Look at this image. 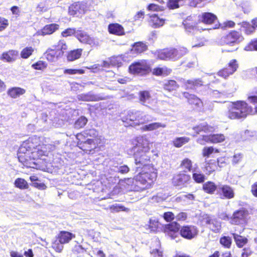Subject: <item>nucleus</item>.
<instances>
[{
	"mask_svg": "<svg viewBox=\"0 0 257 257\" xmlns=\"http://www.w3.org/2000/svg\"><path fill=\"white\" fill-rule=\"evenodd\" d=\"M77 145L88 154H93L100 150L103 146V139L94 129L86 130L76 135Z\"/></svg>",
	"mask_w": 257,
	"mask_h": 257,
	"instance_id": "nucleus-1",
	"label": "nucleus"
},
{
	"mask_svg": "<svg viewBox=\"0 0 257 257\" xmlns=\"http://www.w3.org/2000/svg\"><path fill=\"white\" fill-rule=\"evenodd\" d=\"M137 143L133 147L134 151L135 163L137 166L136 171H140L142 169H146L149 166H154L151 164L150 156L148 155L150 147L148 143L140 142L135 141Z\"/></svg>",
	"mask_w": 257,
	"mask_h": 257,
	"instance_id": "nucleus-2",
	"label": "nucleus"
},
{
	"mask_svg": "<svg viewBox=\"0 0 257 257\" xmlns=\"http://www.w3.org/2000/svg\"><path fill=\"white\" fill-rule=\"evenodd\" d=\"M252 110V107L245 101L237 100L230 102L225 115L230 119H240L251 114Z\"/></svg>",
	"mask_w": 257,
	"mask_h": 257,
	"instance_id": "nucleus-3",
	"label": "nucleus"
},
{
	"mask_svg": "<svg viewBox=\"0 0 257 257\" xmlns=\"http://www.w3.org/2000/svg\"><path fill=\"white\" fill-rule=\"evenodd\" d=\"M138 174L135 176V179L140 185L141 192L151 188L156 181L158 173L154 166H149L146 169L137 171Z\"/></svg>",
	"mask_w": 257,
	"mask_h": 257,
	"instance_id": "nucleus-4",
	"label": "nucleus"
},
{
	"mask_svg": "<svg viewBox=\"0 0 257 257\" xmlns=\"http://www.w3.org/2000/svg\"><path fill=\"white\" fill-rule=\"evenodd\" d=\"M146 116L141 111L129 110L121 117V120L126 127H135L143 125L148 121Z\"/></svg>",
	"mask_w": 257,
	"mask_h": 257,
	"instance_id": "nucleus-5",
	"label": "nucleus"
},
{
	"mask_svg": "<svg viewBox=\"0 0 257 257\" xmlns=\"http://www.w3.org/2000/svg\"><path fill=\"white\" fill-rule=\"evenodd\" d=\"M114 191L116 192H127L130 191L141 192L139 184L133 178H126L120 180L117 185L114 188Z\"/></svg>",
	"mask_w": 257,
	"mask_h": 257,
	"instance_id": "nucleus-6",
	"label": "nucleus"
},
{
	"mask_svg": "<svg viewBox=\"0 0 257 257\" xmlns=\"http://www.w3.org/2000/svg\"><path fill=\"white\" fill-rule=\"evenodd\" d=\"M128 72L133 75L144 76L152 72L151 66L147 60L135 61L128 67Z\"/></svg>",
	"mask_w": 257,
	"mask_h": 257,
	"instance_id": "nucleus-7",
	"label": "nucleus"
},
{
	"mask_svg": "<svg viewBox=\"0 0 257 257\" xmlns=\"http://www.w3.org/2000/svg\"><path fill=\"white\" fill-rule=\"evenodd\" d=\"M75 235L67 231H61L56 236L55 240L52 243V248L57 252H61L63 249L64 244L68 243Z\"/></svg>",
	"mask_w": 257,
	"mask_h": 257,
	"instance_id": "nucleus-8",
	"label": "nucleus"
},
{
	"mask_svg": "<svg viewBox=\"0 0 257 257\" xmlns=\"http://www.w3.org/2000/svg\"><path fill=\"white\" fill-rule=\"evenodd\" d=\"M248 213L246 210H236L231 216L226 213H222L219 217L223 220H229L232 224L239 225L247 223V217Z\"/></svg>",
	"mask_w": 257,
	"mask_h": 257,
	"instance_id": "nucleus-9",
	"label": "nucleus"
},
{
	"mask_svg": "<svg viewBox=\"0 0 257 257\" xmlns=\"http://www.w3.org/2000/svg\"><path fill=\"white\" fill-rule=\"evenodd\" d=\"M244 39L241 33L236 30H231L221 39L222 45L233 46L238 44Z\"/></svg>",
	"mask_w": 257,
	"mask_h": 257,
	"instance_id": "nucleus-10",
	"label": "nucleus"
},
{
	"mask_svg": "<svg viewBox=\"0 0 257 257\" xmlns=\"http://www.w3.org/2000/svg\"><path fill=\"white\" fill-rule=\"evenodd\" d=\"M198 233V228L194 225H185L180 227L179 234L185 239L191 240L195 237Z\"/></svg>",
	"mask_w": 257,
	"mask_h": 257,
	"instance_id": "nucleus-11",
	"label": "nucleus"
},
{
	"mask_svg": "<svg viewBox=\"0 0 257 257\" xmlns=\"http://www.w3.org/2000/svg\"><path fill=\"white\" fill-rule=\"evenodd\" d=\"M180 225L177 222H172L165 224L163 229V232L167 236L172 239H175L178 237L180 232Z\"/></svg>",
	"mask_w": 257,
	"mask_h": 257,
	"instance_id": "nucleus-12",
	"label": "nucleus"
},
{
	"mask_svg": "<svg viewBox=\"0 0 257 257\" xmlns=\"http://www.w3.org/2000/svg\"><path fill=\"white\" fill-rule=\"evenodd\" d=\"M85 12L86 7L80 2H74L68 8V13L73 17H81Z\"/></svg>",
	"mask_w": 257,
	"mask_h": 257,
	"instance_id": "nucleus-13",
	"label": "nucleus"
},
{
	"mask_svg": "<svg viewBox=\"0 0 257 257\" xmlns=\"http://www.w3.org/2000/svg\"><path fill=\"white\" fill-rule=\"evenodd\" d=\"M199 220L202 225H210L211 229L214 232H217L220 229L221 225L214 217L203 214L200 216Z\"/></svg>",
	"mask_w": 257,
	"mask_h": 257,
	"instance_id": "nucleus-14",
	"label": "nucleus"
},
{
	"mask_svg": "<svg viewBox=\"0 0 257 257\" xmlns=\"http://www.w3.org/2000/svg\"><path fill=\"white\" fill-rule=\"evenodd\" d=\"M18 158L20 162L27 167H31L32 164L30 151L24 147H20L17 154Z\"/></svg>",
	"mask_w": 257,
	"mask_h": 257,
	"instance_id": "nucleus-15",
	"label": "nucleus"
},
{
	"mask_svg": "<svg viewBox=\"0 0 257 257\" xmlns=\"http://www.w3.org/2000/svg\"><path fill=\"white\" fill-rule=\"evenodd\" d=\"M191 180V176L186 171H181L176 174L172 178V183L175 186H180L188 184Z\"/></svg>",
	"mask_w": 257,
	"mask_h": 257,
	"instance_id": "nucleus-16",
	"label": "nucleus"
},
{
	"mask_svg": "<svg viewBox=\"0 0 257 257\" xmlns=\"http://www.w3.org/2000/svg\"><path fill=\"white\" fill-rule=\"evenodd\" d=\"M21 146L26 149L27 150L30 151L43 147V145L41 144L40 138L36 136H34L29 138L26 141L23 142Z\"/></svg>",
	"mask_w": 257,
	"mask_h": 257,
	"instance_id": "nucleus-17",
	"label": "nucleus"
},
{
	"mask_svg": "<svg viewBox=\"0 0 257 257\" xmlns=\"http://www.w3.org/2000/svg\"><path fill=\"white\" fill-rule=\"evenodd\" d=\"M75 37L81 43L91 46L96 45L95 39L83 30H77Z\"/></svg>",
	"mask_w": 257,
	"mask_h": 257,
	"instance_id": "nucleus-18",
	"label": "nucleus"
},
{
	"mask_svg": "<svg viewBox=\"0 0 257 257\" xmlns=\"http://www.w3.org/2000/svg\"><path fill=\"white\" fill-rule=\"evenodd\" d=\"M183 95L187 100L188 103L194 109H200L203 106L202 101L195 95L190 94L187 92H184Z\"/></svg>",
	"mask_w": 257,
	"mask_h": 257,
	"instance_id": "nucleus-19",
	"label": "nucleus"
},
{
	"mask_svg": "<svg viewBox=\"0 0 257 257\" xmlns=\"http://www.w3.org/2000/svg\"><path fill=\"white\" fill-rule=\"evenodd\" d=\"M217 194L221 198L231 199L234 197L233 189L228 185H222L219 187Z\"/></svg>",
	"mask_w": 257,
	"mask_h": 257,
	"instance_id": "nucleus-20",
	"label": "nucleus"
},
{
	"mask_svg": "<svg viewBox=\"0 0 257 257\" xmlns=\"http://www.w3.org/2000/svg\"><path fill=\"white\" fill-rule=\"evenodd\" d=\"M51 48L58 58H60L64 55L65 52L68 49V46L64 40H60Z\"/></svg>",
	"mask_w": 257,
	"mask_h": 257,
	"instance_id": "nucleus-21",
	"label": "nucleus"
},
{
	"mask_svg": "<svg viewBox=\"0 0 257 257\" xmlns=\"http://www.w3.org/2000/svg\"><path fill=\"white\" fill-rule=\"evenodd\" d=\"M217 20V16L209 12H204L199 16V21L206 25H211Z\"/></svg>",
	"mask_w": 257,
	"mask_h": 257,
	"instance_id": "nucleus-22",
	"label": "nucleus"
},
{
	"mask_svg": "<svg viewBox=\"0 0 257 257\" xmlns=\"http://www.w3.org/2000/svg\"><path fill=\"white\" fill-rule=\"evenodd\" d=\"M108 31L109 34L118 36L125 35V31L122 25L118 23H111L108 26Z\"/></svg>",
	"mask_w": 257,
	"mask_h": 257,
	"instance_id": "nucleus-23",
	"label": "nucleus"
},
{
	"mask_svg": "<svg viewBox=\"0 0 257 257\" xmlns=\"http://www.w3.org/2000/svg\"><path fill=\"white\" fill-rule=\"evenodd\" d=\"M148 49V46L143 42L139 41L132 45L130 52L134 55H139Z\"/></svg>",
	"mask_w": 257,
	"mask_h": 257,
	"instance_id": "nucleus-24",
	"label": "nucleus"
},
{
	"mask_svg": "<svg viewBox=\"0 0 257 257\" xmlns=\"http://www.w3.org/2000/svg\"><path fill=\"white\" fill-rule=\"evenodd\" d=\"M203 81L201 78L189 79L186 81L184 86L186 89H195L203 85Z\"/></svg>",
	"mask_w": 257,
	"mask_h": 257,
	"instance_id": "nucleus-25",
	"label": "nucleus"
},
{
	"mask_svg": "<svg viewBox=\"0 0 257 257\" xmlns=\"http://www.w3.org/2000/svg\"><path fill=\"white\" fill-rule=\"evenodd\" d=\"M18 56V52L14 50H10L4 52L1 56V60L7 62H11L15 61Z\"/></svg>",
	"mask_w": 257,
	"mask_h": 257,
	"instance_id": "nucleus-26",
	"label": "nucleus"
},
{
	"mask_svg": "<svg viewBox=\"0 0 257 257\" xmlns=\"http://www.w3.org/2000/svg\"><path fill=\"white\" fill-rule=\"evenodd\" d=\"M59 28V25L57 24L52 23L44 26L40 30V34L42 36L49 35L54 33Z\"/></svg>",
	"mask_w": 257,
	"mask_h": 257,
	"instance_id": "nucleus-27",
	"label": "nucleus"
},
{
	"mask_svg": "<svg viewBox=\"0 0 257 257\" xmlns=\"http://www.w3.org/2000/svg\"><path fill=\"white\" fill-rule=\"evenodd\" d=\"M44 149H45V148L43 146L38 148L37 149L30 151L32 164H35L34 160H37L42 156L46 155V151L44 150Z\"/></svg>",
	"mask_w": 257,
	"mask_h": 257,
	"instance_id": "nucleus-28",
	"label": "nucleus"
},
{
	"mask_svg": "<svg viewBox=\"0 0 257 257\" xmlns=\"http://www.w3.org/2000/svg\"><path fill=\"white\" fill-rule=\"evenodd\" d=\"M172 71V70L171 68L166 66L162 67H156L153 69L152 74L157 76H167L171 73Z\"/></svg>",
	"mask_w": 257,
	"mask_h": 257,
	"instance_id": "nucleus-29",
	"label": "nucleus"
},
{
	"mask_svg": "<svg viewBox=\"0 0 257 257\" xmlns=\"http://www.w3.org/2000/svg\"><path fill=\"white\" fill-rule=\"evenodd\" d=\"M157 56L158 59L163 60H172V48H164L158 51Z\"/></svg>",
	"mask_w": 257,
	"mask_h": 257,
	"instance_id": "nucleus-30",
	"label": "nucleus"
},
{
	"mask_svg": "<svg viewBox=\"0 0 257 257\" xmlns=\"http://www.w3.org/2000/svg\"><path fill=\"white\" fill-rule=\"evenodd\" d=\"M188 52V50L184 47H178L176 48H172V60H177L186 55Z\"/></svg>",
	"mask_w": 257,
	"mask_h": 257,
	"instance_id": "nucleus-31",
	"label": "nucleus"
},
{
	"mask_svg": "<svg viewBox=\"0 0 257 257\" xmlns=\"http://www.w3.org/2000/svg\"><path fill=\"white\" fill-rule=\"evenodd\" d=\"M188 52V50L184 47H178L176 48H172V60H177L186 55Z\"/></svg>",
	"mask_w": 257,
	"mask_h": 257,
	"instance_id": "nucleus-32",
	"label": "nucleus"
},
{
	"mask_svg": "<svg viewBox=\"0 0 257 257\" xmlns=\"http://www.w3.org/2000/svg\"><path fill=\"white\" fill-rule=\"evenodd\" d=\"M26 90L24 88L19 87H14L10 88L7 91L8 95L13 98H16L26 93Z\"/></svg>",
	"mask_w": 257,
	"mask_h": 257,
	"instance_id": "nucleus-33",
	"label": "nucleus"
},
{
	"mask_svg": "<svg viewBox=\"0 0 257 257\" xmlns=\"http://www.w3.org/2000/svg\"><path fill=\"white\" fill-rule=\"evenodd\" d=\"M163 87L165 91L170 92L177 90L179 87V85L175 80L169 79L163 84Z\"/></svg>",
	"mask_w": 257,
	"mask_h": 257,
	"instance_id": "nucleus-34",
	"label": "nucleus"
},
{
	"mask_svg": "<svg viewBox=\"0 0 257 257\" xmlns=\"http://www.w3.org/2000/svg\"><path fill=\"white\" fill-rule=\"evenodd\" d=\"M151 92L149 90H141L138 92L139 101L143 105H145L147 102H148L151 99Z\"/></svg>",
	"mask_w": 257,
	"mask_h": 257,
	"instance_id": "nucleus-35",
	"label": "nucleus"
},
{
	"mask_svg": "<svg viewBox=\"0 0 257 257\" xmlns=\"http://www.w3.org/2000/svg\"><path fill=\"white\" fill-rule=\"evenodd\" d=\"M231 234L233 237V239L236 246L238 248L243 247L248 243V239L245 236L237 234L235 233H232Z\"/></svg>",
	"mask_w": 257,
	"mask_h": 257,
	"instance_id": "nucleus-36",
	"label": "nucleus"
},
{
	"mask_svg": "<svg viewBox=\"0 0 257 257\" xmlns=\"http://www.w3.org/2000/svg\"><path fill=\"white\" fill-rule=\"evenodd\" d=\"M217 185L212 181H208L202 185V190L206 193L213 194L217 190Z\"/></svg>",
	"mask_w": 257,
	"mask_h": 257,
	"instance_id": "nucleus-37",
	"label": "nucleus"
},
{
	"mask_svg": "<svg viewBox=\"0 0 257 257\" xmlns=\"http://www.w3.org/2000/svg\"><path fill=\"white\" fill-rule=\"evenodd\" d=\"M83 50L81 48L71 50L67 54V59L69 61H73L80 58Z\"/></svg>",
	"mask_w": 257,
	"mask_h": 257,
	"instance_id": "nucleus-38",
	"label": "nucleus"
},
{
	"mask_svg": "<svg viewBox=\"0 0 257 257\" xmlns=\"http://www.w3.org/2000/svg\"><path fill=\"white\" fill-rule=\"evenodd\" d=\"M150 22L154 28L162 26L165 22V20L160 18L157 14L150 15Z\"/></svg>",
	"mask_w": 257,
	"mask_h": 257,
	"instance_id": "nucleus-39",
	"label": "nucleus"
},
{
	"mask_svg": "<svg viewBox=\"0 0 257 257\" xmlns=\"http://www.w3.org/2000/svg\"><path fill=\"white\" fill-rule=\"evenodd\" d=\"M218 168L217 161L215 159H210L206 162L205 169L209 174L215 171Z\"/></svg>",
	"mask_w": 257,
	"mask_h": 257,
	"instance_id": "nucleus-40",
	"label": "nucleus"
},
{
	"mask_svg": "<svg viewBox=\"0 0 257 257\" xmlns=\"http://www.w3.org/2000/svg\"><path fill=\"white\" fill-rule=\"evenodd\" d=\"M210 126L206 123L199 124L193 127V130L196 134L202 133H207L210 131Z\"/></svg>",
	"mask_w": 257,
	"mask_h": 257,
	"instance_id": "nucleus-41",
	"label": "nucleus"
},
{
	"mask_svg": "<svg viewBox=\"0 0 257 257\" xmlns=\"http://www.w3.org/2000/svg\"><path fill=\"white\" fill-rule=\"evenodd\" d=\"M180 167L183 169V171L190 172L193 168L192 161L190 159L185 158L181 161Z\"/></svg>",
	"mask_w": 257,
	"mask_h": 257,
	"instance_id": "nucleus-42",
	"label": "nucleus"
},
{
	"mask_svg": "<svg viewBox=\"0 0 257 257\" xmlns=\"http://www.w3.org/2000/svg\"><path fill=\"white\" fill-rule=\"evenodd\" d=\"M166 126L165 124H163L160 122H153L147 125H144L142 127L143 131H152L156 130L159 128L163 127L164 128Z\"/></svg>",
	"mask_w": 257,
	"mask_h": 257,
	"instance_id": "nucleus-43",
	"label": "nucleus"
},
{
	"mask_svg": "<svg viewBox=\"0 0 257 257\" xmlns=\"http://www.w3.org/2000/svg\"><path fill=\"white\" fill-rule=\"evenodd\" d=\"M78 99L80 100L84 101H97L102 99L95 95L89 93L80 95Z\"/></svg>",
	"mask_w": 257,
	"mask_h": 257,
	"instance_id": "nucleus-44",
	"label": "nucleus"
},
{
	"mask_svg": "<svg viewBox=\"0 0 257 257\" xmlns=\"http://www.w3.org/2000/svg\"><path fill=\"white\" fill-rule=\"evenodd\" d=\"M241 27L243 28L244 33L247 35L252 34L255 32L251 23L247 22H242L241 24Z\"/></svg>",
	"mask_w": 257,
	"mask_h": 257,
	"instance_id": "nucleus-45",
	"label": "nucleus"
},
{
	"mask_svg": "<svg viewBox=\"0 0 257 257\" xmlns=\"http://www.w3.org/2000/svg\"><path fill=\"white\" fill-rule=\"evenodd\" d=\"M210 143L217 144L223 142L225 137L223 134H211L210 137Z\"/></svg>",
	"mask_w": 257,
	"mask_h": 257,
	"instance_id": "nucleus-46",
	"label": "nucleus"
},
{
	"mask_svg": "<svg viewBox=\"0 0 257 257\" xmlns=\"http://www.w3.org/2000/svg\"><path fill=\"white\" fill-rule=\"evenodd\" d=\"M44 55L46 59L49 62H54L59 59L51 48L47 49Z\"/></svg>",
	"mask_w": 257,
	"mask_h": 257,
	"instance_id": "nucleus-47",
	"label": "nucleus"
},
{
	"mask_svg": "<svg viewBox=\"0 0 257 257\" xmlns=\"http://www.w3.org/2000/svg\"><path fill=\"white\" fill-rule=\"evenodd\" d=\"M220 151L218 149H215L212 146L205 147L202 149V155L204 157H209L212 153H218Z\"/></svg>",
	"mask_w": 257,
	"mask_h": 257,
	"instance_id": "nucleus-48",
	"label": "nucleus"
},
{
	"mask_svg": "<svg viewBox=\"0 0 257 257\" xmlns=\"http://www.w3.org/2000/svg\"><path fill=\"white\" fill-rule=\"evenodd\" d=\"M190 141V139L188 137H182L176 138L173 141V145L176 148H180L183 145L188 143Z\"/></svg>",
	"mask_w": 257,
	"mask_h": 257,
	"instance_id": "nucleus-49",
	"label": "nucleus"
},
{
	"mask_svg": "<svg viewBox=\"0 0 257 257\" xmlns=\"http://www.w3.org/2000/svg\"><path fill=\"white\" fill-rule=\"evenodd\" d=\"M87 121L88 120L85 116H81L75 121L74 127L77 129L82 128L86 124Z\"/></svg>",
	"mask_w": 257,
	"mask_h": 257,
	"instance_id": "nucleus-50",
	"label": "nucleus"
},
{
	"mask_svg": "<svg viewBox=\"0 0 257 257\" xmlns=\"http://www.w3.org/2000/svg\"><path fill=\"white\" fill-rule=\"evenodd\" d=\"M34 49L32 47H27L24 48L21 52V57L23 59H27L32 55Z\"/></svg>",
	"mask_w": 257,
	"mask_h": 257,
	"instance_id": "nucleus-51",
	"label": "nucleus"
},
{
	"mask_svg": "<svg viewBox=\"0 0 257 257\" xmlns=\"http://www.w3.org/2000/svg\"><path fill=\"white\" fill-rule=\"evenodd\" d=\"M15 185L16 187L21 189H27L29 187L27 182L24 179L18 178L15 181Z\"/></svg>",
	"mask_w": 257,
	"mask_h": 257,
	"instance_id": "nucleus-52",
	"label": "nucleus"
},
{
	"mask_svg": "<svg viewBox=\"0 0 257 257\" xmlns=\"http://www.w3.org/2000/svg\"><path fill=\"white\" fill-rule=\"evenodd\" d=\"M246 51H257V38L251 40L244 47Z\"/></svg>",
	"mask_w": 257,
	"mask_h": 257,
	"instance_id": "nucleus-53",
	"label": "nucleus"
},
{
	"mask_svg": "<svg viewBox=\"0 0 257 257\" xmlns=\"http://www.w3.org/2000/svg\"><path fill=\"white\" fill-rule=\"evenodd\" d=\"M219 242L224 248H229L231 245L232 240L230 237L224 236L220 237Z\"/></svg>",
	"mask_w": 257,
	"mask_h": 257,
	"instance_id": "nucleus-54",
	"label": "nucleus"
},
{
	"mask_svg": "<svg viewBox=\"0 0 257 257\" xmlns=\"http://www.w3.org/2000/svg\"><path fill=\"white\" fill-rule=\"evenodd\" d=\"M233 74V73L230 70V69L227 66H225L224 68H222L217 72V74L218 76L223 77L225 79H226L230 75Z\"/></svg>",
	"mask_w": 257,
	"mask_h": 257,
	"instance_id": "nucleus-55",
	"label": "nucleus"
},
{
	"mask_svg": "<svg viewBox=\"0 0 257 257\" xmlns=\"http://www.w3.org/2000/svg\"><path fill=\"white\" fill-rule=\"evenodd\" d=\"M48 66V64L44 61L39 60L32 64V67L35 70H43Z\"/></svg>",
	"mask_w": 257,
	"mask_h": 257,
	"instance_id": "nucleus-56",
	"label": "nucleus"
},
{
	"mask_svg": "<svg viewBox=\"0 0 257 257\" xmlns=\"http://www.w3.org/2000/svg\"><path fill=\"white\" fill-rule=\"evenodd\" d=\"M192 178L197 183H202L205 179V175L202 173H193Z\"/></svg>",
	"mask_w": 257,
	"mask_h": 257,
	"instance_id": "nucleus-57",
	"label": "nucleus"
},
{
	"mask_svg": "<svg viewBox=\"0 0 257 257\" xmlns=\"http://www.w3.org/2000/svg\"><path fill=\"white\" fill-rule=\"evenodd\" d=\"M76 32L77 30L75 28H69L62 31L61 32V35L63 37H67L72 35H74L75 37Z\"/></svg>",
	"mask_w": 257,
	"mask_h": 257,
	"instance_id": "nucleus-58",
	"label": "nucleus"
},
{
	"mask_svg": "<svg viewBox=\"0 0 257 257\" xmlns=\"http://www.w3.org/2000/svg\"><path fill=\"white\" fill-rule=\"evenodd\" d=\"M84 73L85 71L82 69H66L64 70V74L69 75L83 74Z\"/></svg>",
	"mask_w": 257,
	"mask_h": 257,
	"instance_id": "nucleus-59",
	"label": "nucleus"
},
{
	"mask_svg": "<svg viewBox=\"0 0 257 257\" xmlns=\"http://www.w3.org/2000/svg\"><path fill=\"white\" fill-rule=\"evenodd\" d=\"M160 223L158 220L150 219L149 224V227L150 230L154 232L158 231L159 228Z\"/></svg>",
	"mask_w": 257,
	"mask_h": 257,
	"instance_id": "nucleus-60",
	"label": "nucleus"
},
{
	"mask_svg": "<svg viewBox=\"0 0 257 257\" xmlns=\"http://www.w3.org/2000/svg\"><path fill=\"white\" fill-rule=\"evenodd\" d=\"M226 66L234 73L238 68V64L236 59H232L229 61Z\"/></svg>",
	"mask_w": 257,
	"mask_h": 257,
	"instance_id": "nucleus-61",
	"label": "nucleus"
},
{
	"mask_svg": "<svg viewBox=\"0 0 257 257\" xmlns=\"http://www.w3.org/2000/svg\"><path fill=\"white\" fill-rule=\"evenodd\" d=\"M205 40L204 38H195L192 41V47H200L204 45Z\"/></svg>",
	"mask_w": 257,
	"mask_h": 257,
	"instance_id": "nucleus-62",
	"label": "nucleus"
},
{
	"mask_svg": "<svg viewBox=\"0 0 257 257\" xmlns=\"http://www.w3.org/2000/svg\"><path fill=\"white\" fill-rule=\"evenodd\" d=\"M9 25L8 19L0 17V32H2L7 29Z\"/></svg>",
	"mask_w": 257,
	"mask_h": 257,
	"instance_id": "nucleus-63",
	"label": "nucleus"
},
{
	"mask_svg": "<svg viewBox=\"0 0 257 257\" xmlns=\"http://www.w3.org/2000/svg\"><path fill=\"white\" fill-rule=\"evenodd\" d=\"M150 253L154 257H163V251L160 249H153L150 251Z\"/></svg>",
	"mask_w": 257,
	"mask_h": 257,
	"instance_id": "nucleus-64",
	"label": "nucleus"
}]
</instances>
